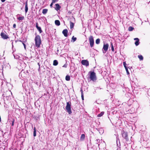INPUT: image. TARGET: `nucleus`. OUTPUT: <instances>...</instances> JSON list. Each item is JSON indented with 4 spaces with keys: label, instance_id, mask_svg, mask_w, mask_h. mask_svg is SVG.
<instances>
[{
    "label": "nucleus",
    "instance_id": "obj_27",
    "mask_svg": "<svg viewBox=\"0 0 150 150\" xmlns=\"http://www.w3.org/2000/svg\"><path fill=\"white\" fill-rule=\"evenodd\" d=\"M72 39L73 40V42H74L76 41V38L74 37L73 36L72 38Z\"/></svg>",
    "mask_w": 150,
    "mask_h": 150
},
{
    "label": "nucleus",
    "instance_id": "obj_6",
    "mask_svg": "<svg viewBox=\"0 0 150 150\" xmlns=\"http://www.w3.org/2000/svg\"><path fill=\"white\" fill-rule=\"evenodd\" d=\"M108 47L109 45L108 44H104L103 49V50L105 51H103V53H105L107 51L108 48Z\"/></svg>",
    "mask_w": 150,
    "mask_h": 150
},
{
    "label": "nucleus",
    "instance_id": "obj_2",
    "mask_svg": "<svg viewBox=\"0 0 150 150\" xmlns=\"http://www.w3.org/2000/svg\"><path fill=\"white\" fill-rule=\"evenodd\" d=\"M71 104L70 101L67 102L65 109L67 111L69 114H71L72 113V112L71 110Z\"/></svg>",
    "mask_w": 150,
    "mask_h": 150
},
{
    "label": "nucleus",
    "instance_id": "obj_19",
    "mask_svg": "<svg viewBox=\"0 0 150 150\" xmlns=\"http://www.w3.org/2000/svg\"><path fill=\"white\" fill-rule=\"evenodd\" d=\"M104 113V112H102L100 114L98 115L97 116L99 117H101L103 115Z\"/></svg>",
    "mask_w": 150,
    "mask_h": 150
},
{
    "label": "nucleus",
    "instance_id": "obj_39",
    "mask_svg": "<svg viewBox=\"0 0 150 150\" xmlns=\"http://www.w3.org/2000/svg\"><path fill=\"white\" fill-rule=\"evenodd\" d=\"M125 67V68L126 70V69H128L127 67V66L125 67Z\"/></svg>",
    "mask_w": 150,
    "mask_h": 150
},
{
    "label": "nucleus",
    "instance_id": "obj_21",
    "mask_svg": "<svg viewBox=\"0 0 150 150\" xmlns=\"http://www.w3.org/2000/svg\"><path fill=\"white\" fill-rule=\"evenodd\" d=\"M24 17L23 16L19 17L18 18V19L19 20H22L24 19Z\"/></svg>",
    "mask_w": 150,
    "mask_h": 150
},
{
    "label": "nucleus",
    "instance_id": "obj_15",
    "mask_svg": "<svg viewBox=\"0 0 150 150\" xmlns=\"http://www.w3.org/2000/svg\"><path fill=\"white\" fill-rule=\"evenodd\" d=\"M48 11V10L47 9H44L42 10V13L43 14H46Z\"/></svg>",
    "mask_w": 150,
    "mask_h": 150
},
{
    "label": "nucleus",
    "instance_id": "obj_31",
    "mask_svg": "<svg viewBox=\"0 0 150 150\" xmlns=\"http://www.w3.org/2000/svg\"><path fill=\"white\" fill-rule=\"evenodd\" d=\"M126 72H127V74H128V75L129 74V72L128 71V69H126Z\"/></svg>",
    "mask_w": 150,
    "mask_h": 150
},
{
    "label": "nucleus",
    "instance_id": "obj_16",
    "mask_svg": "<svg viewBox=\"0 0 150 150\" xmlns=\"http://www.w3.org/2000/svg\"><path fill=\"white\" fill-rule=\"evenodd\" d=\"M58 64V62L57 60H55L53 61V65L54 66H57Z\"/></svg>",
    "mask_w": 150,
    "mask_h": 150
},
{
    "label": "nucleus",
    "instance_id": "obj_28",
    "mask_svg": "<svg viewBox=\"0 0 150 150\" xmlns=\"http://www.w3.org/2000/svg\"><path fill=\"white\" fill-rule=\"evenodd\" d=\"M111 50H112V51H114V47H113V45H112V43H111Z\"/></svg>",
    "mask_w": 150,
    "mask_h": 150
},
{
    "label": "nucleus",
    "instance_id": "obj_42",
    "mask_svg": "<svg viewBox=\"0 0 150 150\" xmlns=\"http://www.w3.org/2000/svg\"><path fill=\"white\" fill-rule=\"evenodd\" d=\"M52 4H50V6H52Z\"/></svg>",
    "mask_w": 150,
    "mask_h": 150
},
{
    "label": "nucleus",
    "instance_id": "obj_30",
    "mask_svg": "<svg viewBox=\"0 0 150 150\" xmlns=\"http://www.w3.org/2000/svg\"><path fill=\"white\" fill-rule=\"evenodd\" d=\"M14 120H14L13 119L12 121V125L13 126V125H14Z\"/></svg>",
    "mask_w": 150,
    "mask_h": 150
},
{
    "label": "nucleus",
    "instance_id": "obj_25",
    "mask_svg": "<svg viewBox=\"0 0 150 150\" xmlns=\"http://www.w3.org/2000/svg\"><path fill=\"white\" fill-rule=\"evenodd\" d=\"M56 8L57 10H59L60 9V7L59 6V5L58 4H56Z\"/></svg>",
    "mask_w": 150,
    "mask_h": 150
},
{
    "label": "nucleus",
    "instance_id": "obj_13",
    "mask_svg": "<svg viewBox=\"0 0 150 150\" xmlns=\"http://www.w3.org/2000/svg\"><path fill=\"white\" fill-rule=\"evenodd\" d=\"M28 3L27 1H26L25 3V13H27L28 11Z\"/></svg>",
    "mask_w": 150,
    "mask_h": 150
},
{
    "label": "nucleus",
    "instance_id": "obj_35",
    "mask_svg": "<svg viewBox=\"0 0 150 150\" xmlns=\"http://www.w3.org/2000/svg\"><path fill=\"white\" fill-rule=\"evenodd\" d=\"M81 98H82V100H84V98H83V94H81Z\"/></svg>",
    "mask_w": 150,
    "mask_h": 150
},
{
    "label": "nucleus",
    "instance_id": "obj_24",
    "mask_svg": "<svg viewBox=\"0 0 150 150\" xmlns=\"http://www.w3.org/2000/svg\"><path fill=\"white\" fill-rule=\"evenodd\" d=\"M100 40L99 39H97L96 41V43L97 44H98L100 42Z\"/></svg>",
    "mask_w": 150,
    "mask_h": 150
},
{
    "label": "nucleus",
    "instance_id": "obj_17",
    "mask_svg": "<svg viewBox=\"0 0 150 150\" xmlns=\"http://www.w3.org/2000/svg\"><path fill=\"white\" fill-rule=\"evenodd\" d=\"M70 28L71 29L73 28L74 26V24L75 23L70 22Z\"/></svg>",
    "mask_w": 150,
    "mask_h": 150
},
{
    "label": "nucleus",
    "instance_id": "obj_38",
    "mask_svg": "<svg viewBox=\"0 0 150 150\" xmlns=\"http://www.w3.org/2000/svg\"><path fill=\"white\" fill-rule=\"evenodd\" d=\"M34 131H36V128H35V127H34Z\"/></svg>",
    "mask_w": 150,
    "mask_h": 150
},
{
    "label": "nucleus",
    "instance_id": "obj_3",
    "mask_svg": "<svg viewBox=\"0 0 150 150\" xmlns=\"http://www.w3.org/2000/svg\"><path fill=\"white\" fill-rule=\"evenodd\" d=\"M90 79L93 81H95L97 79L96 73L93 71L90 72Z\"/></svg>",
    "mask_w": 150,
    "mask_h": 150
},
{
    "label": "nucleus",
    "instance_id": "obj_18",
    "mask_svg": "<svg viewBox=\"0 0 150 150\" xmlns=\"http://www.w3.org/2000/svg\"><path fill=\"white\" fill-rule=\"evenodd\" d=\"M65 79L67 81H69L70 80V76L69 75H67L65 77Z\"/></svg>",
    "mask_w": 150,
    "mask_h": 150
},
{
    "label": "nucleus",
    "instance_id": "obj_33",
    "mask_svg": "<svg viewBox=\"0 0 150 150\" xmlns=\"http://www.w3.org/2000/svg\"><path fill=\"white\" fill-rule=\"evenodd\" d=\"M123 64L124 67L126 66V64L125 62H123Z\"/></svg>",
    "mask_w": 150,
    "mask_h": 150
},
{
    "label": "nucleus",
    "instance_id": "obj_32",
    "mask_svg": "<svg viewBox=\"0 0 150 150\" xmlns=\"http://www.w3.org/2000/svg\"><path fill=\"white\" fill-rule=\"evenodd\" d=\"M67 64H65L62 66V67L65 68H66L67 67Z\"/></svg>",
    "mask_w": 150,
    "mask_h": 150
},
{
    "label": "nucleus",
    "instance_id": "obj_37",
    "mask_svg": "<svg viewBox=\"0 0 150 150\" xmlns=\"http://www.w3.org/2000/svg\"><path fill=\"white\" fill-rule=\"evenodd\" d=\"M81 94H83V92L82 89H81Z\"/></svg>",
    "mask_w": 150,
    "mask_h": 150
},
{
    "label": "nucleus",
    "instance_id": "obj_1",
    "mask_svg": "<svg viewBox=\"0 0 150 150\" xmlns=\"http://www.w3.org/2000/svg\"><path fill=\"white\" fill-rule=\"evenodd\" d=\"M35 40L36 46L37 47H39L41 43L40 36L38 35H36L35 38Z\"/></svg>",
    "mask_w": 150,
    "mask_h": 150
},
{
    "label": "nucleus",
    "instance_id": "obj_20",
    "mask_svg": "<svg viewBox=\"0 0 150 150\" xmlns=\"http://www.w3.org/2000/svg\"><path fill=\"white\" fill-rule=\"evenodd\" d=\"M85 137V135L84 134H81V138H80V139L81 140H83Z\"/></svg>",
    "mask_w": 150,
    "mask_h": 150
},
{
    "label": "nucleus",
    "instance_id": "obj_36",
    "mask_svg": "<svg viewBox=\"0 0 150 150\" xmlns=\"http://www.w3.org/2000/svg\"><path fill=\"white\" fill-rule=\"evenodd\" d=\"M13 27L14 28H16V25L15 24H13Z\"/></svg>",
    "mask_w": 150,
    "mask_h": 150
},
{
    "label": "nucleus",
    "instance_id": "obj_7",
    "mask_svg": "<svg viewBox=\"0 0 150 150\" xmlns=\"http://www.w3.org/2000/svg\"><path fill=\"white\" fill-rule=\"evenodd\" d=\"M81 63L84 65L87 66L89 65V62L86 60H83L81 61Z\"/></svg>",
    "mask_w": 150,
    "mask_h": 150
},
{
    "label": "nucleus",
    "instance_id": "obj_34",
    "mask_svg": "<svg viewBox=\"0 0 150 150\" xmlns=\"http://www.w3.org/2000/svg\"><path fill=\"white\" fill-rule=\"evenodd\" d=\"M22 43L23 44L25 49H26V45L23 42Z\"/></svg>",
    "mask_w": 150,
    "mask_h": 150
},
{
    "label": "nucleus",
    "instance_id": "obj_8",
    "mask_svg": "<svg viewBox=\"0 0 150 150\" xmlns=\"http://www.w3.org/2000/svg\"><path fill=\"white\" fill-rule=\"evenodd\" d=\"M62 33L65 37L67 36L68 30L67 29H64L63 30Z\"/></svg>",
    "mask_w": 150,
    "mask_h": 150
},
{
    "label": "nucleus",
    "instance_id": "obj_10",
    "mask_svg": "<svg viewBox=\"0 0 150 150\" xmlns=\"http://www.w3.org/2000/svg\"><path fill=\"white\" fill-rule=\"evenodd\" d=\"M123 136L127 141L128 140L127 134L126 133H124L122 134Z\"/></svg>",
    "mask_w": 150,
    "mask_h": 150
},
{
    "label": "nucleus",
    "instance_id": "obj_12",
    "mask_svg": "<svg viewBox=\"0 0 150 150\" xmlns=\"http://www.w3.org/2000/svg\"><path fill=\"white\" fill-rule=\"evenodd\" d=\"M71 22L72 23H75V18L73 16L71 17L70 18V23Z\"/></svg>",
    "mask_w": 150,
    "mask_h": 150
},
{
    "label": "nucleus",
    "instance_id": "obj_29",
    "mask_svg": "<svg viewBox=\"0 0 150 150\" xmlns=\"http://www.w3.org/2000/svg\"><path fill=\"white\" fill-rule=\"evenodd\" d=\"M33 136L34 137H35L36 136V131H34Z\"/></svg>",
    "mask_w": 150,
    "mask_h": 150
},
{
    "label": "nucleus",
    "instance_id": "obj_14",
    "mask_svg": "<svg viewBox=\"0 0 150 150\" xmlns=\"http://www.w3.org/2000/svg\"><path fill=\"white\" fill-rule=\"evenodd\" d=\"M55 24L57 26H59L60 24V22L58 20H56L55 21Z\"/></svg>",
    "mask_w": 150,
    "mask_h": 150
},
{
    "label": "nucleus",
    "instance_id": "obj_23",
    "mask_svg": "<svg viewBox=\"0 0 150 150\" xmlns=\"http://www.w3.org/2000/svg\"><path fill=\"white\" fill-rule=\"evenodd\" d=\"M134 29V28H133L131 26H129L128 28V30L129 31H132Z\"/></svg>",
    "mask_w": 150,
    "mask_h": 150
},
{
    "label": "nucleus",
    "instance_id": "obj_4",
    "mask_svg": "<svg viewBox=\"0 0 150 150\" xmlns=\"http://www.w3.org/2000/svg\"><path fill=\"white\" fill-rule=\"evenodd\" d=\"M89 40L90 46L92 47L93 46L94 42L93 38L92 36H90L89 38Z\"/></svg>",
    "mask_w": 150,
    "mask_h": 150
},
{
    "label": "nucleus",
    "instance_id": "obj_22",
    "mask_svg": "<svg viewBox=\"0 0 150 150\" xmlns=\"http://www.w3.org/2000/svg\"><path fill=\"white\" fill-rule=\"evenodd\" d=\"M138 57L140 60H143V57L142 55H139Z\"/></svg>",
    "mask_w": 150,
    "mask_h": 150
},
{
    "label": "nucleus",
    "instance_id": "obj_40",
    "mask_svg": "<svg viewBox=\"0 0 150 150\" xmlns=\"http://www.w3.org/2000/svg\"><path fill=\"white\" fill-rule=\"evenodd\" d=\"M55 1H53L52 2V3H54Z\"/></svg>",
    "mask_w": 150,
    "mask_h": 150
},
{
    "label": "nucleus",
    "instance_id": "obj_11",
    "mask_svg": "<svg viewBox=\"0 0 150 150\" xmlns=\"http://www.w3.org/2000/svg\"><path fill=\"white\" fill-rule=\"evenodd\" d=\"M134 40H136V41L135 42V44L136 46H138L139 45V40L138 38H136L134 39Z\"/></svg>",
    "mask_w": 150,
    "mask_h": 150
},
{
    "label": "nucleus",
    "instance_id": "obj_26",
    "mask_svg": "<svg viewBox=\"0 0 150 150\" xmlns=\"http://www.w3.org/2000/svg\"><path fill=\"white\" fill-rule=\"evenodd\" d=\"M99 132L100 134H102L103 133V130L101 128L99 130Z\"/></svg>",
    "mask_w": 150,
    "mask_h": 150
},
{
    "label": "nucleus",
    "instance_id": "obj_41",
    "mask_svg": "<svg viewBox=\"0 0 150 150\" xmlns=\"http://www.w3.org/2000/svg\"><path fill=\"white\" fill-rule=\"evenodd\" d=\"M5 1H1L2 2H4Z\"/></svg>",
    "mask_w": 150,
    "mask_h": 150
},
{
    "label": "nucleus",
    "instance_id": "obj_9",
    "mask_svg": "<svg viewBox=\"0 0 150 150\" xmlns=\"http://www.w3.org/2000/svg\"><path fill=\"white\" fill-rule=\"evenodd\" d=\"M36 26L37 29L39 31L40 33H41L42 32V31L41 30V28L38 26V23H37L36 24Z\"/></svg>",
    "mask_w": 150,
    "mask_h": 150
},
{
    "label": "nucleus",
    "instance_id": "obj_5",
    "mask_svg": "<svg viewBox=\"0 0 150 150\" xmlns=\"http://www.w3.org/2000/svg\"><path fill=\"white\" fill-rule=\"evenodd\" d=\"M6 33H4L2 32L1 33V36L2 38L4 39H6L9 38L8 36L6 35Z\"/></svg>",
    "mask_w": 150,
    "mask_h": 150
}]
</instances>
